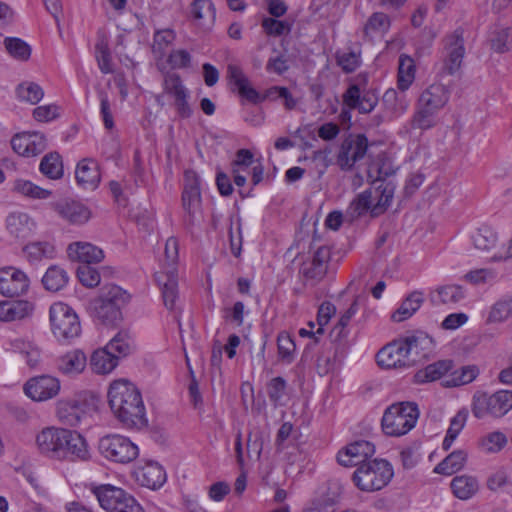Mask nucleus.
Here are the masks:
<instances>
[{"label":"nucleus","mask_w":512,"mask_h":512,"mask_svg":"<svg viewBox=\"0 0 512 512\" xmlns=\"http://www.w3.org/2000/svg\"><path fill=\"white\" fill-rule=\"evenodd\" d=\"M95 57L102 73L108 74L112 72L111 54L108 42L105 38H101L97 41L95 45Z\"/></svg>","instance_id":"obj_53"},{"label":"nucleus","mask_w":512,"mask_h":512,"mask_svg":"<svg viewBox=\"0 0 512 512\" xmlns=\"http://www.w3.org/2000/svg\"><path fill=\"white\" fill-rule=\"evenodd\" d=\"M113 354L120 357L129 355L133 350V340L127 331H119L106 345Z\"/></svg>","instance_id":"obj_45"},{"label":"nucleus","mask_w":512,"mask_h":512,"mask_svg":"<svg viewBox=\"0 0 512 512\" xmlns=\"http://www.w3.org/2000/svg\"><path fill=\"white\" fill-rule=\"evenodd\" d=\"M223 319L230 324L240 327L244 323V315L248 313L245 310V304L242 301H236L232 307H225L222 310Z\"/></svg>","instance_id":"obj_58"},{"label":"nucleus","mask_w":512,"mask_h":512,"mask_svg":"<svg viewBox=\"0 0 512 512\" xmlns=\"http://www.w3.org/2000/svg\"><path fill=\"white\" fill-rule=\"evenodd\" d=\"M191 15L195 20H215L216 9L211 0H194L191 4Z\"/></svg>","instance_id":"obj_54"},{"label":"nucleus","mask_w":512,"mask_h":512,"mask_svg":"<svg viewBox=\"0 0 512 512\" xmlns=\"http://www.w3.org/2000/svg\"><path fill=\"white\" fill-rule=\"evenodd\" d=\"M383 102L395 115L403 114L408 108V102L406 101L405 96L398 95V93L393 89L387 90L384 93Z\"/></svg>","instance_id":"obj_59"},{"label":"nucleus","mask_w":512,"mask_h":512,"mask_svg":"<svg viewBox=\"0 0 512 512\" xmlns=\"http://www.w3.org/2000/svg\"><path fill=\"white\" fill-rule=\"evenodd\" d=\"M512 315V297L507 296L498 300L491 308L488 320L492 323H500Z\"/></svg>","instance_id":"obj_50"},{"label":"nucleus","mask_w":512,"mask_h":512,"mask_svg":"<svg viewBox=\"0 0 512 512\" xmlns=\"http://www.w3.org/2000/svg\"><path fill=\"white\" fill-rule=\"evenodd\" d=\"M179 260V242L175 237H169L165 243L163 270L155 274V279L161 286L164 305L174 310L178 298L177 264Z\"/></svg>","instance_id":"obj_4"},{"label":"nucleus","mask_w":512,"mask_h":512,"mask_svg":"<svg viewBox=\"0 0 512 512\" xmlns=\"http://www.w3.org/2000/svg\"><path fill=\"white\" fill-rule=\"evenodd\" d=\"M35 445L41 455L51 459L85 461L89 458L85 438L77 431L65 428H43L35 437Z\"/></svg>","instance_id":"obj_1"},{"label":"nucleus","mask_w":512,"mask_h":512,"mask_svg":"<svg viewBox=\"0 0 512 512\" xmlns=\"http://www.w3.org/2000/svg\"><path fill=\"white\" fill-rule=\"evenodd\" d=\"M451 489L455 497L460 500H468L473 497L478 489V480L470 475L456 476L451 481Z\"/></svg>","instance_id":"obj_35"},{"label":"nucleus","mask_w":512,"mask_h":512,"mask_svg":"<svg viewBox=\"0 0 512 512\" xmlns=\"http://www.w3.org/2000/svg\"><path fill=\"white\" fill-rule=\"evenodd\" d=\"M67 254L70 260L90 265L99 263L104 259V252L99 247L89 242L77 241L70 243L67 247Z\"/></svg>","instance_id":"obj_24"},{"label":"nucleus","mask_w":512,"mask_h":512,"mask_svg":"<svg viewBox=\"0 0 512 512\" xmlns=\"http://www.w3.org/2000/svg\"><path fill=\"white\" fill-rule=\"evenodd\" d=\"M87 365L85 353L79 349L69 351L59 357L57 367L59 371L67 375H76L84 371Z\"/></svg>","instance_id":"obj_31"},{"label":"nucleus","mask_w":512,"mask_h":512,"mask_svg":"<svg viewBox=\"0 0 512 512\" xmlns=\"http://www.w3.org/2000/svg\"><path fill=\"white\" fill-rule=\"evenodd\" d=\"M287 382L283 377H274L267 384V394L271 402L278 405L286 394Z\"/></svg>","instance_id":"obj_60"},{"label":"nucleus","mask_w":512,"mask_h":512,"mask_svg":"<svg viewBox=\"0 0 512 512\" xmlns=\"http://www.w3.org/2000/svg\"><path fill=\"white\" fill-rule=\"evenodd\" d=\"M55 211L57 214L74 225H81L90 218V211L83 204L76 201H61L56 203Z\"/></svg>","instance_id":"obj_27"},{"label":"nucleus","mask_w":512,"mask_h":512,"mask_svg":"<svg viewBox=\"0 0 512 512\" xmlns=\"http://www.w3.org/2000/svg\"><path fill=\"white\" fill-rule=\"evenodd\" d=\"M337 64L346 73L354 72L360 66V53L353 50L338 51L336 54Z\"/></svg>","instance_id":"obj_56"},{"label":"nucleus","mask_w":512,"mask_h":512,"mask_svg":"<svg viewBox=\"0 0 512 512\" xmlns=\"http://www.w3.org/2000/svg\"><path fill=\"white\" fill-rule=\"evenodd\" d=\"M478 374L475 366L462 367L460 371H454L449 379H445L443 385L446 387H456L472 382Z\"/></svg>","instance_id":"obj_49"},{"label":"nucleus","mask_w":512,"mask_h":512,"mask_svg":"<svg viewBox=\"0 0 512 512\" xmlns=\"http://www.w3.org/2000/svg\"><path fill=\"white\" fill-rule=\"evenodd\" d=\"M449 98V89L444 84L434 83L420 94L418 101L439 113L446 106Z\"/></svg>","instance_id":"obj_28"},{"label":"nucleus","mask_w":512,"mask_h":512,"mask_svg":"<svg viewBox=\"0 0 512 512\" xmlns=\"http://www.w3.org/2000/svg\"><path fill=\"white\" fill-rule=\"evenodd\" d=\"M433 305L457 304L465 298V290L456 284L437 287L429 295Z\"/></svg>","instance_id":"obj_30"},{"label":"nucleus","mask_w":512,"mask_h":512,"mask_svg":"<svg viewBox=\"0 0 512 512\" xmlns=\"http://www.w3.org/2000/svg\"><path fill=\"white\" fill-rule=\"evenodd\" d=\"M39 169L42 174L50 179H59L63 176V164L61 156L57 152H51L45 155Z\"/></svg>","instance_id":"obj_42"},{"label":"nucleus","mask_w":512,"mask_h":512,"mask_svg":"<svg viewBox=\"0 0 512 512\" xmlns=\"http://www.w3.org/2000/svg\"><path fill=\"white\" fill-rule=\"evenodd\" d=\"M33 306L28 301H4L0 302V321L10 322L21 320L28 316Z\"/></svg>","instance_id":"obj_32"},{"label":"nucleus","mask_w":512,"mask_h":512,"mask_svg":"<svg viewBox=\"0 0 512 512\" xmlns=\"http://www.w3.org/2000/svg\"><path fill=\"white\" fill-rule=\"evenodd\" d=\"M393 477L391 464L384 459H372L361 463L352 475L355 486L364 492H374L384 488Z\"/></svg>","instance_id":"obj_5"},{"label":"nucleus","mask_w":512,"mask_h":512,"mask_svg":"<svg viewBox=\"0 0 512 512\" xmlns=\"http://www.w3.org/2000/svg\"><path fill=\"white\" fill-rule=\"evenodd\" d=\"M415 78V65L411 57L401 55L398 67V88L405 91Z\"/></svg>","instance_id":"obj_44"},{"label":"nucleus","mask_w":512,"mask_h":512,"mask_svg":"<svg viewBox=\"0 0 512 512\" xmlns=\"http://www.w3.org/2000/svg\"><path fill=\"white\" fill-rule=\"evenodd\" d=\"M438 113L432 108L427 107L420 101H417L415 112L411 119V128L419 130H428L436 126Z\"/></svg>","instance_id":"obj_36"},{"label":"nucleus","mask_w":512,"mask_h":512,"mask_svg":"<svg viewBox=\"0 0 512 512\" xmlns=\"http://www.w3.org/2000/svg\"><path fill=\"white\" fill-rule=\"evenodd\" d=\"M330 259V248L326 245L319 246L311 256L302 262L299 273L307 283L316 285L326 276Z\"/></svg>","instance_id":"obj_15"},{"label":"nucleus","mask_w":512,"mask_h":512,"mask_svg":"<svg viewBox=\"0 0 512 512\" xmlns=\"http://www.w3.org/2000/svg\"><path fill=\"white\" fill-rule=\"evenodd\" d=\"M93 493L107 512H144L137 500L122 488L102 485L94 488Z\"/></svg>","instance_id":"obj_10"},{"label":"nucleus","mask_w":512,"mask_h":512,"mask_svg":"<svg viewBox=\"0 0 512 512\" xmlns=\"http://www.w3.org/2000/svg\"><path fill=\"white\" fill-rule=\"evenodd\" d=\"M182 204L184 210L189 216V222L193 224L197 214L200 212L201 206L199 177L193 170H187L184 173Z\"/></svg>","instance_id":"obj_18"},{"label":"nucleus","mask_w":512,"mask_h":512,"mask_svg":"<svg viewBox=\"0 0 512 512\" xmlns=\"http://www.w3.org/2000/svg\"><path fill=\"white\" fill-rule=\"evenodd\" d=\"M343 103L349 109H356L359 113L368 114L378 104V95L372 89L362 90L358 84H351L343 93Z\"/></svg>","instance_id":"obj_19"},{"label":"nucleus","mask_w":512,"mask_h":512,"mask_svg":"<svg viewBox=\"0 0 512 512\" xmlns=\"http://www.w3.org/2000/svg\"><path fill=\"white\" fill-rule=\"evenodd\" d=\"M162 86L163 92L173 100L190 93L189 89L184 85L180 75L177 73L167 72L164 75Z\"/></svg>","instance_id":"obj_43"},{"label":"nucleus","mask_w":512,"mask_h":512,"mask_svg":"<svg viewBox=\"0 0 512 512\" xmlns=\"http://www.w3.org/2000/svg\"><path fill=\"white\" fill-rule=\"evenodd\" d=\"M452 368L453 362L451 360H440L429 364L423 370L418 371L416 378L419 382L436 381L441 379L443 376H446Z\"/></svg>","instance_id":"obj_39"},{"label":"nucleus","mask_w":512,"mask_h":512,"mask_svg":"<svg viewBox=\"0 0 512 512\" xmlns=\"http://www.w3.org/2000/svg\"><path fill=\"white\" fill-rule=\"evenodd\" d=\"M18 98L30 104H37L44 96L43 89L34 82H24L16 89Z\"/></svg>","instance_id":"obj_48"},{"label":"nucleus","mask_w":512,"mask_h":512,"mask_svg":"<svg viewBox=\"0 0 512 512\" xmlns=\"http://www.w3.org/2000/svg\"><path fill=\"white\" fill-rule=\"evenodd\" d=\"M167 62L173 69L188 68L191 64V55L184 49L173 50L169 54Z\"/></svg>","instance_id":"obj_64"},{"label":"nucleus","mask_w":512,"mask_h":512,"mask_svg":"<svg viewBox=\"0 0 512 512\" xmlns=\"http://www.w3.org/2000/svg\"><path fill=\"white\" fill-rule=\"evenodd\" d=\"M367 149L368 139L364 134L350 136L342 142L336 163L342 171H350L364 158Z\"/></svg>","instance_id":"obj_16"},{"label":"nucleus","mask_w":512,"mask_h":512,"mask_svg":"<svg viewBox=\"0 0 512 512\" xmlns=\"http://www.w3.org/2000/svg\"><path fill=\"white\" fill-rule=\"evenodd\" d=\"M95 408L92 398L81 393L73 397L61 399L57 402L56 415L58 420L66 426H78Z\"/></svg>","instance_id":"obj_12"},{"label":"nucleus","mask_w":512,"mask_h":512,"mask_svg":"<svg viewBox=\"0 0 512 512\" xmlns=\"http://www.w3.org/2000/svg\"><path fill=\"white\" fill-rule=\"evenodd\" d=\"M474 247L481 251H489L497 242L496 232L489 226H482L473 234Z\"/></svg>","instance_id":"obj_47"},{"label":"nucleus","mask_w":512,"mask_h":512,"mask_svg":"<svg viewBox=\"0 0 512 512\" xmlns=\"http://www.w3.org/2000/svg\"><path fill=\"white\" fill-rule=\"evenodd\" d=\"M507 443L506 436L499 431L489 433L481 440L482 448L488 453L499 452Z\"/></svg>","instance_id":"obj_61"},{"label":"nucleus","mask_w":512,"mask_h":512,"mask_svg":"<svg viewBox=\"0 0 512 512\" xmlns=\"http://www.w3.org/2000/svg\"><path fill=\"white\" fill-rule=\"evenodd\" d=\"M100 454L115 463L127 464L138 457L139 450L129 438L118 435H106L99 441Z\"/></svg>","instance_id":"obj_13"},{"label":"nucleus","mask_w":512,"mask_h":512,"mask_svg":"<svg viewBox=\"0 0 512 512\" xmlns=\"http://www.w3.org/2000/svg\"><path fill=\"white\" fill-rule=\"evenodd\" d=\"M464 30L457 28L444 39L445 58L442 73L454 75L461 67L464 55Z\"/></svg>","instance_id":"obj_17"},{"label":"nucleus","mask_w":512,"mask_h":512,"mask_svg":"<svg viewBox=\"0 0 512 512\" xmlns=\"http://www.w3.org/2000/svg\"><path fill=\"white\" fill-rule=\"evenodd\" d=\"M22 252L24 258L31 265H37L44 260H52L57 254L54 243L48 240L31 241L22 248Z\"/></svg>","instance_id":"obj_26"},{"label":"nucleus","mask_w":512,"mask_h":512,"mask_svg":"<svg viewBox=\"0 0 512 512\" xmlns=\"http://www.w3.org/2000/svg\"><path fill=\"white\" fill-rule=\"evenodd\" d=\"M491 41V48L497 53H505L512 47V29L501 28L493 32Z\"/></svg>","instance_id":"obj_51"},{"label":"nucleus","mask_w":512,"mask_h":512,"mask_svg":"<svg viewBox=\"0 0 512 512\" xmlns=\"http://www.w3.org/2000/svg\"><path fill=\"white\" fill-rule=\"evenodd\" d=\"M49 319L53 334L59 340H71L81 333V325L75 311L67 304L58 302L51 305Z\"/></svg>","instance_id":"obj_9"},{"label":"nucleus","mask_w":512,"mask_h":512,"mask_svg":"<svg viewBox=\"0 0 512 512\" xmlns=\"http://www.w3.org/2000/svg\"><path fill=\"white\" fill-rule=\"evenodd\" d=\"M60 391V381L50 375H41L29 379L25 386V394L34 401H46L54 398Z\"/></svg>","instance_id":"obj_20"},{"label":"nucleus","mask_w":512,"mask_h":512,"mask_svg":"<svg viewBox=\"0 0 512 512\" xmlns=\"http://www.w3.org/2000/svg\"><path fill=\"white\" fill-rule=\"evenodd\" d=\"M375 446L369 441L359 440L350 443L337 454V461L344 467L356 466L372 460Z\"/></svg>","instance_id":"obj_21"},{"label":"nucleus","mask_w":512,"mask_h":512,"mask_svg":"<svg viewBox=\"0 0 512 512\" xmlns=\"http://www.w3.org/2000/svg\"><path fill=\"white\" fill-rule=\"evenodd\" d=\"M79 281L86 287L93 288L100 283V274L97 269L90 265H81L77 269Z\"/></svg>","instance_id":"obj_62"},{"label":"nucleus","mask_w":512,"mask_h":512,"mask_svg":"<svg viewBox=\"0 0 512 512\" xmlns=\"http://www.w3.org/2000/svg\"><path fill=\"white\" fill-rule=\"evenodd\" d=\"M395 173L392 165L388 159L379 158L368 167V179L371 180L372 186H378L381 183L386 184L384 181L387 177Z\"/></svg>","instance_id":"obj_41"},{"label":"nucleus","mask_w":512,"mask_h":512,"mask_svg":"<svg viewBox=\"0 0 512 512\" xmlns=\"http://www.w3.org/2000/svg\"><path fill=\"white\" fill-rule=\"evenodd\" d=\"M394 195L393 184H383L373 186L360 193L350 204L349 210L353 217H359L368 210L375 216L383 213L390 205Z\"/></svg>","instance_id":"obj_7"},{"label":"nucleus","mask_w":512,"mask_h":512,"mask_svg":"<svg viewBox=\"0 0 512 512\" xmlns=\"http://www.w3.org/2000/svg\"><path fill=\"white\" fill-rule=\"evenodd\" d=\"M136 481L150 489L160 488L166 481V472L163 467L154 461L146 462L134 470Z\"/></svg>","instance_id":"obj_23"},{"label":"nucleus","mask_w":512,"mask_h":512,"mask_svg":"<svg viewBox=\"0 0 512 512\" xmlns=\"http://www.w3.org/2000/svg\"><path fill=\"white\" fill-rule=\"evenodd\" d=\"M512 409V391L500 390L494 394L478 392L473 396L472 413L478 419L502 417Z\"/></svg>","instance_id":"obj_11"},{"label":"nucleus","mask_w":512,"mask_h":512,"mask_svg":"<svg viewBox=\"0 0 512 512\" xmlns=\"http://www.w3.org/2000/svg\"><path fill=\"white\" fill-rule=\"evenodd\" d=\"M118 364V356L106 346L93 352L90 359V367L97 374H108Z\"/></svg>","instance_id":"obj_34"},{"label":"nucleus","mask_w":512,"mask_h":512,"mask_svg":"<svg viewBox=\"0 0 512 512\" xmlns=\"http://www.w3.org/2000/svg\"><path fill=\"white\" fill-rule=\"evenodd\" d=\"M29 288L27 275L15 267L0 269V293L6 297L24 294Z\"/></svg>","instance_id":"obj_22"},{"label":"nucleus","mask_w":512,"mask_h":512,"mask_svg":"<svg viewBox=\"0 0 512 512\" xmlns=\"http://www.w3.org/2000/svg\"><path fill=\"white\" fill-rule=\"evenodd\" d=\"M108 402L123 426L141 429L147 425L141 393L132 383L125 380L114 381L108 390Z\"/></svg>","instance_id":"obj_2"},{"label":"nucleus","mask_w":512,"mask_h":512,"mask_svg":"<svg viewBox=\"0 0 512 512\" xmlns=\"http://www.w3.org/2000/svg\"><path fill=\"white\" fill-rule=\"evenodd\" d=\"M416 347L417 338L414 336L393 341L377 353V363L386 369L412 367L416 363V358L412 357V350Z\"/></svg>","instance_id":"obj_8"},{"label":"nucleus","mask_w":512,"mask_h":512,"mask_svg":"<svg viewBox=\"0 0 512 512\" xmlns=\"http://www.w3.org/2000/svg\"><path fill=\"white\" fill-rule=\"evenodd\" d=\"M129 294L115 284L104 285L97 297L89 301L90 316L103 324H115L122 319V308L129 302Z\"/></svg>","instance_id":"obj_3"},{"label":"nucleus","mask_w":512,"mask_h":512,"mask_svg":"<svg viewBox=\"0 0 512 512\" xmlns=\"http://www.w3.org/2000/svg\"><path fill=\"white\" fill-rule=\"evenodd\" d=\"M277 348L279 359L287 364L294 360L295 343L290 335L286 332L279 333L277 337Z\"/></svg>","instance_id":"obj_52"},{"label":"nucleus","mask_w":512,"mask_h":512,"mask_svg":"<svg viewBox=\"0 0 512 512\" xmlns=\"http://www.w3.org/2000/svg\"><path fill=\"white\" fill-rule=\"evenodd\" d=\"M14 189L25 196L36 199H45L50 195V191L43 189L27 180L15 181Z\"/></svg>","instance_id":"obj_57"},{"label":"nucleus","mask_w":512,"mask_h":512,"mask_svg":"<svg viewBox=\"0 0 512 512\" xmlns=\"http://www.w3.org/2000/svg\"><path fill=\"white\" fill-rule=\"evenodd\" d=\"M424 302V293L415 290L411 292L401 303L399 308L392 314L394 322H402L414 315Z\"/></svg>","instance_id":"obj_33"},{"label":"nucleus","mask_w":512,"mask_h":512,"mask_svg":"<svg viewBox=\"0 0 512 512\" xmlns=\"http://www.w3.org/2000/svg\"><path fill=\"white\" fill-rule=\"evenodd\" d=\"M78 184L85 189H95L100 183L101 175L97 162L92 159L81 160L76 168Z\"/></svg>","instance_id":"obj_29"},{"label":"nucleus","mask_w":512,"mask_h":512,"mask_svg":"<svg viewBox=\"0 0 512 512\" xmlns=\"http://www.w3.org/2000/svg\"><path fill=\"white\" fill-rule=\"evenodd\" d=\"M4 43L9 54L16 59L25 61L31 55L30 46L20 38L8 37Z\"/></svg>","instance_id":"obj_55"},{"label":"nucleus","mask_w":512,"mask_h":512,"mask_svg":"<svg viewBox=\"0 0 512 512\" xmlns=\"http://www.w3.org/2000/svg\"><path fill=\"white\" fill-rule=\"evenodd\" d=\"M6 229L10 236L24 240L33 235L36 223L27 213L12 212L6 218Z\"/></svg>","instance_id":"obj_25"},{"label":"nucleus","mask_w":512,"mask_h":512,"mask_svg":"<svg viewBox=\"0 0 512 512\" xmlns=\"http://www.w3.org/2000/svg\"><path fill=\"white\" fill-rule=\"evenodd\" d=\"M69 281L67 271L59 265H51L42 277L44 288L51 292L63 289Z\"/></svg>","instance_id":"obj_37"},{"label":"nucleus","mask_w":512,"mask_h":512,"mask_svg":"<svg viewBox=\"0 0 512 512\" xmlns=\"http://www.w3.org/2000/svg\"><path fill=\"white\" fill-rule=\"evenodd\" d=\"M176 38L172 29L157 30L153 36L152 53L156 60H162L166 55V50Z\"/></svg>","instance_id":"obj_40"},{"label":"nucleus","mask_w":512,"mask_h":512,"mask_svg":"<svg viewBox=\"0 0 512 512\" xmlns=\"http://www.w3.org/2000/svg\"><path fill=\"white\" fill-rule=\"evenodd\" d=\"M227 78L229 83L232 84L237 90L238 94L247 101L258 104L266 99L276 100L280 97L281 89L283 87L273 86L261 95L255 88L250 85L248 77L243 72L242 68L235 64L227 66Z\"/></svg>","instance_id":"obj_14"},{"label":"nucleus","mask_w":512,"mask_h":512,"mask_svg":"<svg viewBox=\"0 0 512 512\" xmlns=\"http://www.w3.org/2000/svg\"><path fill=\"white\" fill-rule=\"evenodd\" d=\"M262 27L270 36H281L290 31V25L287 22L275 18H264Z\"/></svg>","instance_id":"obj_63"},{"label":"nucleus","mask_w":512,"mask_h":512,"mask_svg":"<svg viewBox=\"0 0 512 512\" xmlns=\"http://www.w3.org/2000/svg\"><path fill=\"white\" fill-rule=\"evenodd\" d=\"M389 28L390 19L388 15L382 12H375L367 20L364 26V33L368 37H373L374 35L386 33Z\"/></svg>","instance_id":"obj_46"},{"label":"nucleus","mask_w":512,"mask_h":512,"mask_svg":"<svg viewBox=\"0 0 512 512\" xmlns=\"http://www.w3.org/2000/svg\"><path fill=\"white\" fill-rule=\"evenodd\" d=\"M467 460V452L455 450L438 463L434 472L443 475H452L463 468Z\"/></svg>","instance_id":"obj_38"},{"label":"nucleus","mask_w":512,"mask_h":512,"mask_svg":"<svg viewBox=\"0 0 512 512\" xmlns=\"http://www.w3.org/2000/svg\"><path fill=\"white\" fill-rule=\"evenodd\" d=\"M418 417L419 410L415 403H394L383 414L381 420L382 430L388 436H403L414 428Z\"/></svg>","instance_id":"obj_6"}]
</instances>
